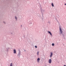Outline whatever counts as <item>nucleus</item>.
<instances>
[{
  "label": "nucleus",
  "mask_w": 66,
  "mask_h": 66,
  "mask_svg": "<svg viewBox=\"0 0 66 66\" xmlns=\"http://www.w3.org/2000/svg\"><path fill=\"white\" fill-rule=\"evenodd\" d=\"M56 20L57 21V22H59L58 21H57V19H56Z\"/></svg>",
  "instance_id": "17"
},
{
  "label": "nucleus",
  "mask_w": 66,
  "mask_h": 66,
  "mask_svg": "<svg viewBox=\"0 0 66 66\" xmlns=\"http://www.w3.org/2000/svg\"><path fill=\"white\" fill-rule=\"evenodd\" d=\"M21 27H22V25H21Z\"/></svg>",
  "instance_id": "22"
},
{
  "label": "nucleus",
  "mask_w": 66,
  "mask_h": 66,
  "mask_svg": "<svg viewBox=\"0 0 66 66\" xmlns=\"http://www.w3.org/2000/svg\"><path fill=\"white\" fill-rule=\"evenodd\" d=\"M24 51H26L25 50H24Z\"/></svg>",
  "instance_id": "21"
},
{
  "label": "nucleus",
  "mask_w": 66,
  "mask_h": 66,
  "mask_svg": "<svg viewBox=\"0 0 66 66\" xmlns=\"http://www.w3.org/2000/svg\"><path fill=\"white\" fill-rule=\"evenodd\" d=\"M13 52L14 53H16V51L15 49H14L13 50Z\"/></svg>",
  "instance_id": "8"
},
{
  "label": "nucleus",
  "mask_w": 66,
  "mask_h": 66,
  "mask_svg": "<svg viewBox=\"0 0 66 66\" xmlns=\"http://www.w3.org/2000/svg\"><path fill=\"white\" fill-rule=\"evenodd\" d=\"M48 33L51 35V36L52 37V33H51V32L50 31H48Z\"/></svg>",
  "instance_id": "7"
},
{
  "label": "nucleus",
  "mask_w": 66,
  "mask_h": 66,
  "mask_svg": "<svg viewBox=\"0 0 66 66\" xmlns=\"http://www.w3.org/2000/svg\"><path fill=\"white\" fill-rule=\"evenodd\" d=\"M35 48H37V46H36V45L35 46Z\"/></svg>",
  "instance_id": "15"
},
{
  "label": "nucleus",
  "mask_w": 66,
  "mask_h": 66,
  "mask_svg": "<svg viewBox=\"0 0 66 66\" xmlns=\"http://www.w3.org/2000/svg\"><path fill=\"white\" fill-rule=\"evenodd\" d=\"M51 55H50V57H51L53 55V53L51 52H50Z\"/></svg>",
  "instance_id": "4"
},
{
  "label": "nucleus",
  "mask_w": 66,
  "mask_h": 66,
  "mask_svg": "<svg viewBox=\"0 0 66 66\" xmlns=\"http://www.w3.org/2000/svg\"><path fill=\"white\" fill-rule=\"evenodd\" d=\"M21 55V51L20 50H19V53L18 55H17V56L18 57H19Z\"/></svg>",
  "instance_id": "1"
},
{
  "label": "nucleus",
  "mask_w": 66,
  "mask_h": 66,
  "mask_svg": "<svg viewBox=\"0 0 66 66\" xmlns=\"http://www.w3.org/2000/svg\"><path fill=\"white\" fill-rule=\"evenodd\" d=\"M15 19L17 21V17H16V16H15Z\"/></svg>",
  "instance_id": "11"
},
{
  "label": "nucleus",
  "mask_w": 66,
  "mask_h": 66,
  "mask_svg": "<svg viewBox=\"0 0 66 66\" xmlns=\"http://www.w3.org/2000/svg\"><path fill=\"white\" fill-rule=\"evenodd\" d=\"M3 23H4V24H5V23H6L5 22H4V21H3Z\"/></svg>",
  "instance_id": "16"
},
{
  "label": "nucleus",
  "mask_w": 66,
  "mask_h": 66,
  "mask_svg": "<svg viewBox=\"0 0 66 66\" xmlns=\"http://www.w3.org/2000/svg\"><path fill=\"white\" fill-rule=\"evenodd\" d=\"M52 46H54V44L52 43Z\"/></svg>",
  "instance_id": "12"
},
{
  "label": "nucleus",
  "mask_w": 66,
  "mask_h": 66,
  "mask_svg": "<svg viewBox=\"0 0 66 66\" xmlns=\"http://www.w3.org/2000/svg\"><path fill=\"white\" fill-rule=\"evenodd\" d=\"M37 55H39V52H37Z\"/></svg>",
  "instance_id": "14"
},
{
  "label": "nucleus",
  "mask_w": 66,
  "mask_h": 66,
  "mask_svg": "<svg viewBox=\"0 0 66 66\" xmlns=\"http://www.w3.org/2000/svg\"><path fill=\"white\" fill-rule=\"evenodd\" d=\"M48 23H49L50 24V22H48Z\"/></svg>",
  "instance_id": "18"
},
{
  "label": "nucleus",
  "mask_w": 66,
  "mask_h": 66,
  "mask_svg": "<svg viewBox=\"0 0 66 66\" xmlns=\"http://www.w3.org/2000/svg\"><path fill=\"white\" fill-rule=\"evenodd\" d=\"M62 36H63V37H64V34H62Z\"/></svg>",
  "instance_id": "13"
},
{
  "label": "nucleus",
  "mask_w": 66,
  "mask_h": 66,
  "mask_svg": "<svg viewBox=\"0 0 66 66\" xmlns=\"http://www.w3.org/2000/svg\"><path fill=\"white\" fill-rule=\"evenodd\" d=\"M40 10L42 14V17H43V16H44V14H43V12H45V11L44 10H42V8L40 9Z\"/></svg>",
  "instance_id": "2"
},
{
  "label": "nucleus",
  "mask_w": 66,
  "mask_h": 66,
  "mask_svg": "<svg viewBox=\"0 0 66 66\" xmlns=\"http://www.w3.org/2000/svg\"><path fill=\"white\" fill-rule=\"evenodd\" d=\"M64 66H66L65 65H64Z\"/></svg>",
  "instance_id": "19"
},
{
  "label": "nucleus",
  "mask_w": 66,
  "mask_h": 66,
  "mask_svg": "<svg viewBox=\"0 0 66 66\" xmlns=\"http://www.w3.org/2000/svg\"><path fill=\"white\" fill-rule=\"evenodd\" d=\"M45 66H47V65H45Z\"/></svg>",
  "instance_id": "23"
},
{
  "label": "nucleus",
  "mask_w": 66,
  "mask_h": 66,
  "mask_svg": "<svg viewBox=\"0 0 66 66\" xmlns=\"http://www.w3.org/2000/svg\"><path fill=\"white\" fill-rule=\"evenodd\" d=\"M51 5H52V6L53 7H54V4H53V3H52Z\"/></svg>",
  "instance_id": "10"
},
{
  "label": "nucleus",
  "mask_w": 66,
  "mask_h": 66,
  "mask_svg": "<svg viewBox=\"0 0 66 66\" xmlns=\"http://www.w3.org/2000/svg\"><path fill=\"white\" fill-rule=\"evenodd\" d=\"M37 62L38 63H39V61H40V58H38L37 60Z\"/></svg>",
  "instance_id": "6"
},
{
  "label": "nucleus",
  "mask_w": 66,
  "mask_h": 66,
  "mask_svg": "<svg viewBox=\"0 0 66 66\" xmlns=\"http://www.w3.org/2000/svg\"><path fill=\"white\" fill-rule=\"evenodd\" d=\"M10 49V47H8V48H7L6 49L7 51H8L9 50V49Z\"/></svg>",
  "instance_id": "9"
},
{
  "label": "nucleus",
  "mask_w": 66,
  "mask_h": 66,
  "mask_svg": "<svg viewBox=\"0 0 66 66\" xmlns=\"http://www.w3.org/2000/svg\"><path fill=\"white\" fill-rule=\"evenodd\" d=\"M48 62L50 64L52 62V60H51V59H49Z\"/></svg>",
  "instance_id": "5"
},
{
  "label": "nucleus",
  "mask_w": 66,
  "mask_h": 66,
  "mask_svg": "<svg viewBox=\"0 0 66 66\" xmlns=\"http://www.w3.org/2000/svg\"><path fill=\"white\" fill-rule=\"evenodd\" d=\"M59 30L60 34H62V33H63V31H62V29H61V27H59Z\"/></svg>",
  "instance_id": "3"
},
{
  "label": "nucleus",
  "mask_w": 66,
  "mask_h": 66,
  "mask_svg": "<svg viewBox=\"0 0 66 66\" xmlns=\"http://www.w3.org/2000/svg\"><path fill=\"white\" fill-rule=\"evenodd\" d=\"M64 5H66V4H65Z\"/></svg>",
  "instance_id": "20"
}]
</instances>
